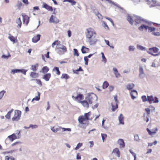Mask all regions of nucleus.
Segmentation results:
<instances>
[{"label":"nucleus","instance_id":"a211bd4d","mask_svg":"<svg viewBox=\"0 0 160 160\" xmlns=\"http://www.w3.org/2000/svg\"><path fill=\"white\" fill-rule=\"evenodd\" d=\"M137 92L136 90H132L130 93L132 98L133 100L135 99L136 97L135 96L137 95Z\"/></svg>","mask_w":160,"mask_h":160},{"label":"nucleus","instance_id":"6e6552de","mask_svg":"<svg viewBox=\"0 0 160 160\" xmlns=\"http://www.w3.org/2000/svg\"><path fill=\"white\" fill-rule=\"evenodd\" d=\"M59 21L55 16L51 15L49 19V22L51 23L56 24L58 23Z\"/></svg>","mask_w":160,"mask_h":160},{"label":"nucleus","instance_id":"f03ea898","mask_svg":"<svg viewBox=\"0 0 160 160\" xmlns=\"http://www.w3.org/2000/svg\"><path fill=\"white\" fill-rule=\"evenodd\" d=\"M127 19L132 25H133L134 23V21L135 24L136 25L137 24L141 23L143 21V19L140 17L136 16L132 17L129 15L128 16Z\"/></svg>","mask_w":160,"mask_h":160},{"label":"nucleus","instance_id":"49530a36","mask_svg":"<svg viewBox=\"0 0 160 160\" xmlns=\"http://www.w3.org/2000/svg\"><path fill=\"white\" fill-rule=\"evenodd\" d=\"M135 49V47L133 46H130L128 47L129 51H133Z\"/></svg>","mask_w":160,"mask_h":160},{"label":"nucleus","instance_id":"6ab92c4d","mask_svg":"<svg viewBox=\"0 0 160 160\" xmlns=\"http://www.w3.org/2000/svg\"><path fill=\"white\" fill-rule=\"evenodd\" d=\"M86 120H87L85 118L84 115L80 116L78 118V122L81 124L83 123V122Z\"/></svg>","mask_w":160,"mask_h":160},{"label":"nucleus","instance_id":"bb28decb","mask_svg":"<svg viewBox=\"0 0 160 160\" xmlns=\"http://www.w3.org/2000/svg\"><path fill=\"white\" fill-rule=\"evenodd\" d=\"M38 96H36L35 97V98H33L32 100V102L34 100L38 101L40 100V93L39 92H38Z\"/></svg>","mask_w":160,"mask_h":160},{"label":"nucleus","instance_id":"4be33fe9","mask_svg":"<svg viewBox=\"0 0 160 160\" xmlns=\"http://www.w3.org/2000/svg\"><path fill=\"white\" fill-rule=\"evenodd\" d=\"M81 50L82 53H85L89 52V49L85 46H83L82 47Z\"/></svg>","mask_w":160,"mask_h":160},{"label":"nucleus","instance_id":"680f3d73","mask_svg":"<svg viewBox=\"0 0 160 160\" xmlns=\"http://www.w3.org/2000/svg\"><path fill=\"white\" fill-rule=\"evenodd\" d=\"M142 98L143 102H145L148 100L147 97L146 96H143L142 97Z\"/></svg>","mask_w":160,"mask_h":160},{"label":"nucleus","instance_id":"2f4dec72","mask_svg":"<svg viewBox=\"0 0 160 160\" xmlns=\"http://www.w3.org/2000/svg\"><path fill=\"white\" fill-rule=\"evenodd\" d=\"M30 76L33 78H36L38 77V74L36 72H31Z\"/></svg>","mask_w":160,"mask_h":160},{"label":"nucleus","instance_id":"ea45409f","mask_svg":"<svg viewBox=\"0 0 160 160\" xmlns=\"http://www.w3.org/2000/svg\"><path fill=\"white\" fill-rule=\"evenodd\" d=\"M16 23L18 24V26H19V28H21V25L22 24V22L20 18H19L16 20Z\"/></svg>","mask_w":160,"mask_h":160},{"label":"nucleus","instance_id":"0eeeda50","mask_svg":"<svg viewBox=\"0 0 160 160\" xmlns=\"http://www.w3.org/2000/svg\"><path fill=\"white\" fill-rule=\"evenodd\" d=\"M144 29L146 30L148 29L150 32L154 31L155 30V28L154 27H149L148 26L145 25L143 24L142 25L138 28L139 30L140 31L143 30Z\"/></svg>","mask_w":160,"mask_h":160},{"label":"nucleus","instance_id":"4c0bfd02","mask_svg":"<svg viewBox=\"0 0 160 160\" xmlns=\"http://www.w3.org/2000/svg\"><path fill=\"white\" fill-rule=\"evenodd\" d=\"M49 70V68L47 66L43 67L42 69V71L43 73H46L48 72Z\"/></svg>","mask_w":160,"mask_h":160},{"label":"nucleus","instance_id":"a19ab883","mask_svg":"<svg viewBox=\"0 0 160 160\" xmlns=\"http://www.w3.org/2000/svg\"><path fill=\"white\" fill-rule=\"evenodd\" d=\"M62 78L68 79L69 78V76L67 74H63L61 77Z\"/></svg>","mask_w":160,"mask_h":160},{"label":"nucleus","instance_id":"c85d7f7f","mask_svg":"<svg viewBox=\"0 0 160 160\" xmlns=\"http://www.w3.org/2000/svg\"><path fill=\"white\" fill-rule=\"evenodd\" d=\"M137 48L138 49L142 51H145L146 48L139 44H138L137 46Z\"/></svg>","mask_w":160,"mask_h":160},{"label":"nucleus","instance_id":"a18cd8bd","mask_svg":"<svg viewBox=\"0 0 160 160\" xmlns=\"http://www.w3.org/2000/svg\"><path fill=\"white\" fill-rule=\"evenodd\" d=\"M59 42L58 40H56L52 43V48H54L55 45H59Z\"/></svg>","mask_w":160,"mask_h":160},{"label":"nucleus","instance_id":"58836bf2","mask_svg":"<svg viewBox=\"0 0 160 160\" xmlns=\"http://www.w3.org/2000/svg\"><path fill=\"white\" fill-rule=\"evenodd\" d=\"M109 85V84L107 81L104 82L103 84L102 87L103 89L107 88Z\"/></svg>","mask_w":160,"mask_h":160},{"label":"nucleus","instance_id":"8fccbe9b","mask_svg":"<svg viewBox=\"0 0 160 160\" xmlns=\"http://www.w3.org/2000/svg\"><path fill=\"white\" fill-rule=\"evenodd\" d=\"M82 145V143H79L77 145L76 147L75 148V149L76 150L78 149Z\"/></svg>","mask_w":160,"mask_h":160},{"label":"nucleus","instance_id":"de8ad7c7","mask_svg":"<svg viewBox=\"0 0 160 160\" xmlns=\"http://www.w3.org/2000/svg\"><path fill=\"white\" fill-rule=\"evenodd\" d=\"M5 92L6 91L4 90H2L0 92V100L2 99Z\"/></svg>","mask_w":160,"mask_h":160},{"label":"nucleus","instance_id":"5fc2aeb1","mask_svg":"<svg viewBox=\"0 0 160 160\" xmlns=\"http://www.w3.org/2000/svg\"><path fill=\"white\" fill-rule=\"evenodd\" d=\"M144 120L146 122H148L149 121L148 117L146 115V116L145 114L144 115Z\"/></svg>","mask_w":160,"mask_h":160},{"label":"nucleus","instance_id":"f3484780","mask_svg":"<svg viewBox=\"0 0 160 160\" xmlns=\"http://www.w3.org/2000/svg\"><path fill=\"white\" fill-rule=\"evenodd\" d=\"M112 153L118 157H120V153L118 148H116L114 149L112 151Z\"/></svg>","mask_w":160,"mask_h":160},{"label":"nucleus","instance_id":"052dcab7","mask_svg":"<svg viewBox=\"0 0 160 160\" xmlns=\"http://www.w3.org/2000/svg\"><path fill=\"white\" fill-rule=\"evenodd\" d=\"M101 54L102 55V58L103 59V60L105 62H106V59L104 55V53L102 52L101 53Z\"/></svg>","mask_w":160,"mask_h":160},{"label":"nucleus","instance_id":"9d476101","mask_svg":"<svg viewBox=\"0 0 160 160\" xmlns=\"http://www.w3.org/2000/svg\"><path fill=\"white\" fill-rule=\"evenodd\" d=\"M117 143L119 145L120 148H124L125 143L122 139H119L117 141Z\"/></svg>","mask_w":160,"mask_h":160},{"label":"nucleus","instance_id":"a878e982","mask_svg":"<svg viewBox=\"0 0 160 160\" xmlns=\"http://www.w3.org/2000/svg\"><path fill=\"white\" fill-rule=\"evenodd\" d=\"M61 129H62L61 127H59L56 128H55L54 127H51V130L54 132H56L60 130Z\"/></svg>","mask_w":160,"mask_h":160},{"label":"nucleus","instance_id":"79ce46f5","mask_svg":"<svg viewBox=\"0 0 160 160\" xmlns=\"http://www.w3.org/2000/svg\"><path fill=\"white\" fill-rule=\"evenodd\" d=\"M19 69H12L11 73L13 74H14L15 73H19Z\"/></svg>","mask_w":160,"mask_h":160},{"label":"nucleus","instance_id":"c9c22d12","mask_svg":"<svg viewBox=\"0 0 160 160\" xmlns=\"http://www.w3.org/2000/svg\"><path fill=\"white\" fill-rule=\"evenodd\" d=\"M112 112H114L118 108V104H115V106H114L112 104Z\"/></svg>","mask_w":160,"mask_h":160},{"label":"nucleus","instance_id":"bf43d9fd","mask_svg":"<svg viewBox=\"0 0 160 160\" xmlns=\"http://www.w3.org/2000/svg\"><path fill=\"white\" fill-rule=\"evenodd\" d=\"M84 60L85 61V64L86 65H88V58H87V57H84Z\"/></svg>","mask_w":160,"mask_h":160},{"label":"nucleus","instance_id":"69168bd1","mask_svg":"<svg viewBox=\"0 0 160 160\" xmlns=\"http://www.w3.org/2000/svg\"><path fill=\"white\" fill-rule=\"evenodd\" d=\"M114 99L116 102V104H118L119 101L118 100L117 97L116 95L114 96Z\"/></svg>","mask_w":160,"mask_h":160},{"label":"nucleus","instance_id":"1a4fd4ad","mask_svg":"<svg viewBox=\"0 0 160 160\" xmlns=\"http://www.w3.org/2000/svg\"><path fill=\"white\" fill-rule=\"evenodd\" d=\"M22 16L23 18V21L24 23H25L27 25L29 22V17L25 14H22Z\"/></svg>","mask_w":160,"mask_h":160},{"label":"nucleus","instance_id":"3c124183","mask_svg":"<svg viewBox=\"0 0 160 160\" xmlns=\"http://www.w3.org/2000/svg\"><path fill=\"white\" fill-rule=\"evenodd\" d=\"M19 72H21L24 75L26 74V72L27 71V70H26L24 69H19Z\"/></svg>","mask_w":160,"mask_h":160},{"label":"nucleus","instance_id":"412c9836","mask_svg":"<svg viewBox=\"0 0 160 160\" xmlns=\"http://www.w3.org/2000/svg\"><path fill=\"white\" fill-rule=\"evenodd\" d=\"M51 77V74L49 73L46 74L43 77V79H44L46 81H48Z\"/></svg>","mask_w":160,"mask_h":160},{"label":"nucleus","instance_id":"e2e57ef3","mask_svg":"<svg viewBox=\"0 0 160 160\" xmlns=\"http://www.w3.org/2000/svg\"><path fill=\"white\" fill-rule=\"evenodd\" d=\"M114 74L115 75L116 77L117 78H118L119 77H120L121 76L120 74L119 73L118 71L117 72H116L114 73Z\"/></svg>","mask_w":160,"mask_h":160},{"label":"nucleus","instance_id":"9b49d317","mask_svg":"<svg viewBox=\"0 0 160 160\" xmlns=\"http://www.w3.org/2000/svg\"><path fill=\"white\" fill-rule=\"evenodd\" d=\"M147 130L148 131V134L149 135H152L156 134L158 131V129L156 128L155 129H152L151 130H149L148 128H147Z\"/></svg>","mask_w":160,"mask_h":160},{"label":"nucleus","instance_id":"c03bdc74","mask_svg":"<svg viewBox=\"0 0 160 160\" xmlns=\"http://www.w3.org/2000/svg\"><path fill=\"white\" fill-rule=\"evenodd\" d=\"M5 159V160H15V158L12 157H9L8 156H6Z\"/></svg>","mask_w":160,"mask_h":160},{"label":"nucleus","instance_id":"338daca9","mask_svg":"<svg viewBox=\"0 0 160 160\" xmlns=\"http://www.w3.org/2000/svg\"><path fill=\"white\" fill-rule=\"evenodd\" d=\"M152 34L155 36H160V33L159 32H152Z\"/></svg>","mask_w":160,"mask_h":160},{"label":"nucleus","instance_id":"b1692460","mask_svg":"<svg viewBox=\"0 0 160 160\" xmlns=\"http://www.w3.org/2000/svg\"><path fill=\"white\" fill-rule=\"evenodd\" d=\"M68 2L71 3V5L72 6H74L76 3V2L74 0H64L63 1V2Z\"/></svg>","mask_w":160,"mask_h":160},{"label":"nucleus","instance_id":"423d86ee","mask_svg":"<svg viewBox=\"0 0 160 160\" xmlns=\"http://www.w3.org/2000/svg\"><path fill=\"white\" fill-rule=\"evenodd\" d=\"M21 112L19 110H15L14 114L13 117L12 118L13 121H18L20 118L21 116Z\"/></svg>","mask_w":160,"mask_h":160},{"label":"nucleus","instance_id":"4d7b16f0","mask_svg":"<svg viewBox=\"0 0 160 160\" xmlns=\"http://www.w3.org/2000/svg\"><path fill=\"white\" fill-rule=\"evenodd\" d=\"M62 130L63 132H64L66 131L70 132L71 131V128H64L62 127Z\"/></svg>","mask_w":160,"mask_h":160},{"label":"nucleus","instance_id":"6e6d98bb","mask_svg":"<svg viewBox=\"0 0 160 160\" xmlns=\"http://www.w3.org/2000/svg\"><path fill=\"white\" fill-rule=\"evenodd\" d=\"M22 143V142H16L12 143L11 145V146H13L15 145H20V144H21Z\"/></svg>","mask_w":160,"mask_h":160},{"label":"nucleus","instance_id":"864d4df0","mask_svg":"<svg viewBox=\"0 0 160 160\" xmlns=\"http://www.w3.org/2000/svg\"><path fill=\"white\" fill-rule=\"evenodd\" d=\"M38 126L37 125H32L30 124L29 125V127L32 128V129H35L38 128Z\"/></svg>","mask_w":160,"mask_h":160},{"label":"nucleus","instance_id":"39448f33","mask_svg":"<svg viewBox=\"0 0 160 160\" xmlns=\"http://www.w3.org/2000/svg\"><path fill=\"white\" fill-rule=\"evenodd\" d=\"M158 48L156 47H153L151 48H149L147 52L154 56H156L160 55V52H159Z\"/></svg>","mask_w":160,"mask_h":160},{"label":"nucleus","instance_id":"393cba45","mask_svg":"<svg viewBox=\"0 0 160 160\" xmlns=\"http://www.w3.org/2000/svg\"><path fill=\"white\" fill-rule=\"evenodd\" d=\"M13 110H14L13 109H12L10 111L8 112L7 115L5 116V117L6 118L8 119H9L10 118L11 113L13 111Z\"/></svg>","mask_w":160,"mask_h":160},{"label":"nucleus","instance_id":"c756f323","mask_svg":"<svg viewBox=\"0 0 160 160\" xmlns=\"http://www.w3.org/2000/svg\"><path fill=\"white\" fill-rule=\"evenodd\" d=\"M53 71H56V73L58 75H59L60 74V72L59 68L57 67H55L53 69Z\"/></svg>","mask_w":160,"mask_h":160},{"label":"nucleus","instance_id":"603ef678","mask_svg":"<svg viewBox=\"0 0 160 160\" xmlns=\"http://www.w3.org/2000/svg\"><path fill=\"white\" fill-rule=\"evenodd\" d=\"M73 50L74 51V56H79V53L78 50L75 48Z\"/></svg>","mask_w":160,"mask_h":160},{"label":"nucleus","instance_id":"7c9ffc66","mask_svg":"<svg viewBox=\"0 0 160 160\" xmlns=\"http://www.w3.org/2000/svg\"><path fill=\"white\" fill-rule=\"evenodd\" d=\"M8 38L11 41L13 42V43H15V38L13 36H11V35H9Z\"/></svg>","mask_w":160,"mask_h":160},{"label":"nucleus","instance_id":"f8f14e48","mask_svg":"<svg viewBox=\"0 0 160 160\" xmlns=\"http://www.w3.org/2000/svg\"><path fill=\"white\" fill-rule=\"evenodd\" d=\"M139 76L141 78H143L145 76V74L144 72L143 68L141 67H140L139 70Z\"/></svg>","mask_w":160,"mask_h":160},{"label":"nucleus","instance_id":"aec40b11","mask_svg":"<svg viewBox=\"0 0 160 160\" xmlns=\"http://www.w3.org/2000/svg\"><path fill=\"white\" fill-rule=\"evenodd\" d=\"M42 8H44L50 11H52L53 10V9L52 7L48 6V5L45 3H43Z\"/></svg>","mask_w":160,"mask_h":160},{"label":"nucleus","instance_id":"f257e3e1","mask_svg":"<svg viewBox=\"0 0 160 160\" xmlns=\"http://www.w3.org/2000/svg\"><path fill=\"white\" fill-rule=\"evenodd\" d=\"M86 35L87 40L90 45L96 44L98 40L97 38V34L95 31L91 28L86 29Z\"/></svg>","mask_w":160,"mask_h":160},{"label":"nucleus","instance_id":"37998d69","mask_svg":"<svg viewBox=\"0 0 160 160\" xmlns=\"http://www.w3.org/2000/svg\"><path fill=\"white\" fill-rule=\"evenodd\" d=\"M83 95L81 94H79L75 98V99L78 100V99H80V100H82V99Z\"/></svg>","mask_w":160,"mask_h":160},{"label":"nucleus","instance_id":"13d9d810","mask_svg":"<svg viewBox=\"0 0 160 160\" xmlns=\"http://www.w3.org/2000/svg\"><path fill=\"white\" fill-rule=\"evenodd\" d=\"M107 136V135L106 134H101V137L102 138V139L103 141V142L104 141V140L105 139V138H106Z\"/></svg>","mask_w":160,"mask_h":160},{"label":"nucleus","instance_id":"20e7f679","mask_svg":"<svg viewBox=\"0 0 160 160\" xmlns=\"http://www.w3.org/2000/svg\"><path fill=\"white\" fill-rule=\"evenodd\" d=\"M55 50L59 55L63 54L67 51L66 47L63 45L60 44L57 46Z\"/></svg>","mask_w":160,"mask_h":160},{"label":"nucleus","instance_id":"774afa93","mask_svg":"<svg viewBox=\"0 0 160 160\" xmlns=\"http://www.w3.org/2000/svg\"><path fill=\"white\" fill-rule=\"evenodd\" d=\"M10 56V55H9L8 56H6L5 55H3L2 57V58H4L5 59H8L9 57Z\"/></svg>","mask_w":160,"mask_h":160},{"label":"nucleus","instance_id":"473e14b6","mask_svg":"<svg viewBox=\"0 0 160 160\" xmlns=\"http://www.w3.org/2000/svg\"><path fill=\"white\" fill-rule=\"evenodd\" d=\"M38 66V64L37 63L34 65H32L31 68V69L33 71H36L37 70L36 68Z\"/></svg>","mask_w":160,"mask_h":160},{"label":"nucleus","instance_id":"7ed1b4c3","mask_svg":"<svg viewBox=\"0 0 160 160\" xmlns=\"http://www.w3.org/2000/svg\"><path fill=\"white\" fill-rule=\"evenodd\" d=\"M85 99L89 104H92L97 101L98 97L94 93H88L85 98Z\"/></svg>","mask_w":160,"mask_h":160},{"label":"nucleus","instance_id":"5701e85b","mask_svg":"<svg viewBox=\"0 0 160 160\" xmlns=\"http://www.w3.org/2000/svg\"><path fill=\"white\" fill-rule=\"evenodd\" d=\"M134 86V84L132 83H130L126 85V88L129 90H131Z\"/></svg>","mask_w":160,"mask_h":160},{"label":"nucleus","instance_id":"72a5a7b5","mask_svg":"<svg viewBox=\"0 0 160 160\" xmlns=\"http://www.w3.org/2000/svg\"><path fill=\"white\" fill-rule=\"evenodd\" d=\"M32 80H35L36 81V82L40 86H42V83L41 81L39 79H32Z\"/></svg>","mask_w":160,"mask_h":160},{"label":"nucleus","instance_id":"2eb2a0df","mask_svg":"<svg viewBox=\"0 0 160 160\" xmlns=\"http://www.w3.org/2000/svg\"><path fill=\"white\" fill-rule=\"evenodd\" d=\"M78 102L81 103L84 107L88 108L89 107V103L86 99L83 101H79Z\"/></svg>","mask_w":160,"mask_h":160},{"label":"nucleus","instance_id":"ddd939ff","mask_svg":"<svg viewBox=\"0 0 160 160\" xmlns=\"http://www.w3.org/2000/svg\"><path fill=\"white\" fill-rule=\"evenodd\" d=\"M8 138L12 142L14 140L19 138V137H17L15 134L13 133L11 135L9 136Z\"/></svg>","mask_w":160,"mask_h":160},{"label":"nucleus","instance_id":"f704fd0d","mask_svg":"<svg viewBox=\"0 0 160 160\" xmlns=\"http://www.w3.org/2000/svg\"><path fill=\"white\" fill-rule=\"evenodd\" d=\"M134 140L137 142H139L140 141L139 136L138 134H136L134 136Z\"/></svg>","mask_w":160,"mask_h":160},{"label":"nucleus","instance_id":"4468645a","mask_svg":"<svg viewBox=\"0 0 160 160\" xmlns=\"http://www.w3.org/2000/svg\"><path fill=\"white\" fill-rule=\"evenodd\" d=\"M40 37L41 35L40 34H37L32 38V41L34 43L37 42L40 40Z\"/></svg>","mask_w":160,"mask_h":160},{"label":"nucleus","instance_id":"dca6fc26","mask_svg":"<svg viewBox=\"0 0 160 160\" xmlns=\"http://www.w3.org/2000/svg\"><path fill=\"white\" fill-rule=\"evenodd\" d=\"M118 118L119 123L122 125H124V122L123 121L124 117L123 115L122 114H120Z\"/></svg>","mask_w":160,"mask_h":160},{"label":"nucleus","instance_id":"09e8293b","mask_svg":"<svg viewBox=\"0 0 160 160\" xmlns=\"http://www.w3.org/2000/svg\"><path fill=\"white\" fill-rule=\"evenodd\" d=\"M84 115L86 119L87 120H89V117L90 116V112H88L87 113H85Z\"/></svg>","mask_w":160,"mask_h":160},{"label":"nucleus","instance_id":"cd10ccee","mask_svg":"<svg viewBox=\"0 0 160 160\" xmlns=\"http://www.w3.org/2000/svg\"><path fill=\"white\" fill-rule=\"evenodd\" d=\"M148 100L150 103H151L154 100V97L153 96H148Z\"/></svg>","mask_w":160,"mask_h":160},{"label":"nucleus","instance_id":"0e129e2a","mask_svg":"<svg viewBox=\"0 0 160 160\" xmlns=\"http://www.w3.org/2000/svg\"><path fill=\"white\" fill-rule=\"evenodd\" d=\"M145 110L147 113L148 115L149 116V115L150 114V109L148 108H145Z\"/></svg>","mask_w":160,"mask_h":160},{"label":"nucleus","instance_id":"e433bc0d","mask_svg":"<svg viewBox=\"0 0 160 160\" xmlns=\"http://www.w3.org/2000/svg\"><path fill=\"white\" fill-rule=\"evenodd\" d=\"M102 24L103 26L104 27V28L107 29H109V28L108 27V25L107 24L106 22L104 21H102Z\"/></svg>","mask_w":160,"mask_h":160}]
</instances>
